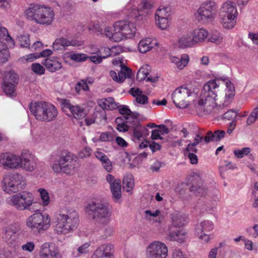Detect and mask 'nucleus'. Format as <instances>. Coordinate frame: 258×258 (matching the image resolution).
<instances>
[{"label":"nucleus","mask_w":258,"mask_h":258,"mask_svg":"<svg viewBox=\"0 0 258 258\" xmlns=\"http://www.w3.org/2000/svg\"><path fill=\"white\" fill-rule=\"evenodd\" d=\"M77 156L67 150L58 151L51 155V168L55 173L73 175L76 170Z\"/></svg>","instance_id":"obj_1"},{"label":"nucleus","mask_w":258,"mask_h":258,"mask_svg":"<svg viewBox=\"0 0 258 258\" xmlns=\"http://www.w3.org/2000/svg\"><path fill=\"white\" fill-rule=\"evenodd\" d=\"M219 85V79H214L210 80L204 86L197 107V111H203V113H199L200 115L211 113L213 107L217 104L215 102L217 96L216 89Z\"/></svg>","instance_id":"obj_2"},{"label":"nucleus","mask_w":258,"mask_h":258,"mask_svg":"<svg viewBox=\"0 0 258 258\" xmlns=\"http://www.w3.org/2000/svg\"><path fill=\"white\" fill-rule=\"evenodd\" d=\"M79 222V215L74 210L61 211L55 215V231L58 234H67L73 231Z\"/></svg>","instance_id":"obj_3"},{"label":"nucleus","mask_w":258,"mask_h":258,"mask_svg":"<svg viewBox=\"0 0 258 258\" xmlns=\"http://www.w3.org/2000/svg\"><path fill=\"white\" fill-rule=\"evenodd\" d=\"M25 13L27 19L40 25H49L54 19L53 9L42 5L31 4Z\"/></svg>","instance_id":"obj_4"},{"label":"nucleus","mask_w":258,"mask_h":258,"mask_svg":"<svg viewBox=\"0 0 258 258\" xmlns=\"http://www.w3.org/2000/svg\"><path fill=\"white\" fill-rule=\"evenodd\" d=\"M136 28L127 21L115 22L113 27H107L104 33L107 37L114 42H119L123 38H131L135 36Z\"/></svg>","instance_id":"obj_5"},{"label":"nucleus","mask_w":258,"mask_h":258,"mask_svg":"<svg viewBox=\"0 0 258 258\" xmlns=\"http://www.w3.org/2000/svg\"><path fill=\"white\" fill-rule=\"evenodd\" d=\"M29 109L35 118L39 121L50 122L54 120L58 114L56 107L43 101L31 102Z\"/></svg>","instance_id":"obj_6"},{"label":"nucleus","mask_w":258,"mask_h":258,"mask_svg":"<svg viewBox=\"0 0 258 258\" xmlns=\"http://www.w3.org/2000/svg\"><path fill=\"white\" fill-rule=\"evenodd\" d=\"M171 224L169 228L168 236L171 241H176L179 243L183 242L187 232L181 228L186 222V217L181 212L174 211L171 214Z\"/></svg>","instance_id":"obj_7"},{"label":"nucleus","mask_w":258,"mask_h":258,"mask_svg":"<svg viewBox=\"0 0 258 258\" xmlns=\"http://www.w3.org/2000/svg\"><path fill=\"white\" fill-rule=\"evenodd\" d=\"M86 212L92 220L99 223L108 222L111 214L108 205L99 201L89 202Z\"/></svg>","instance_id":"obj_8"},{"label":"nucleus","mask_w":258,"mask_h":258,"mask_svg":"<svg viewBox=\"0 0 258 258\" xmlns=\"http://www.w3.org/2000/svg\"><path fill=\"white\" fill-rule=\"evenodd\" d=\"M2 190L12 194L24 188L26 182L25 177L20 173L9 172L3 176L1 182Z\"/></svg>","instance_id":"obj_9"},{"label":"nucleus","mask_w":258,"mask_h":258,"mask_svg":"<svg viewBox=\"0 0 258 258\" xmlns=\"http://www.w3.org/2000/svg\"><path fill=\"white\" fill-rule=\"evenodd\" d=\"M51 220V217L48 214L37 212L27 219L26 225L31 230L41 233L50 227Z\"/></svg>","instance_id":"obj_10"},{"label":"nucleus","mask_w":258,"mask_h":258,"mask_svg":"<svg viewBox=\"0 0 258 258\" xmlns=\"http://www.w3.org/2000/svg\"><path fill=\"white\" fill-rule=\"evenodd\" d=\"M237 11L234 3L227 1L221 6L219 11L220 21L225 28L231 29L235 25Z\"/></svg>","instance_id":"obj_11"},{"label":"nucleus","mask_w":258,"mask_h":258,"mask_svg":"<svg viewBox=\"0 0 258 258\" xmlns=\"http://www.w3.org/2000/svg\"><path fill=\"white\" fill-rule=\"evenodd\" d=\"M33 194L27 191L16 194L9 197L7 202L20 210H31V207L35 203Z\"/></svg>","instance_id":"obj_12"},{"label":"nucleus","mask_w":258,"mask_h":258,"mask_svg":"<svg viewBox=\"0 0 258 258\" xmlns=\"http://www.w3.org/2000/svg\"><path fill=\"white\" fill-rule=\"evenodd\" d=\"M218 6L213 1H207L203 2L198 8L196 17L200 22L213 21L217 14Z\"/></svg>","instance_id":"obj_13"},{"label":"nucleus","mask_w":258,"mask_h":258,"mask_svg":"<svg viewBox=\"0 0 258 258\" xmlns=\"http://www.w3.org/2000/svg\"><path fill=\"white\" fill-rule=\"evenodd\" d=\"M193 90L181 86L176 88L172 94V101L177 108H185L188 105L187 98L193 93Z\"/></svg>","instance_id":"obj_14"},{"label":"nucleus","mask_w":258,"mask_h":258,"mask_svg":"<svg viewBox=\"0 0 258 258\" xmlns=\"http://www.w3.org/2000/svg\"><path fill=\"white\" fill-rule=\"evenodd\" d=\"M168 252V248L164 243L155 241L147 247L146 256L147 258H166Z\"/></svg>","instance_id":"obj_15"},{"label":"nucleus","mask_w":258,"mask_h":258,"mask_svg":"<svg viewBox=\"0 0 258 258\" xmlns=\"http://www.w3.org/2000/svg\"><path fill=\"white\" fill-rule=\"evenodd\" d=\"M20 155L6 152L0 155V166L6 170H18Z\"/></svg>","instance_id":"obj_16"},{"label":"nucleus","mask_w":258,"mask_h":258,"mask_svg":"<svg viewBox=\"0 0 258 258\" xmlns=\"http://www.w3.org/2000/svg\"><path fill=\"white\" fill-rule=\"evenodd\" d=\"M37 158L32 152L24 150L20 155L19 169L32 172L37 167Z\"/></svg>","instance_id":"obj_17"},{"label":"nucleus","mask_w":258,"mask_h":258,"mask_svg":"<svg viewBox=\"0 0 258 258\" xmlns=\"http://www.w3.org/2000/svg\"><path fill=\"white\" fill-rule=\"evenodd\" d=\"M18 82V75L14 72L10 71L6 74L2 88L7 96H14L16 95L15 90Z\"/></svg>","instance_id":"obj_18"},{"label":"nucleus","mask_w":258,"mask_h":258,"mask_svg":"<svg viewBox=\"0 0 258 258\" xmlns=\"http://www.w3.org/2000/svg\"><path fill=\"white\" fill-rule=\"evenodd\" d=\"M214 229V224L210 220H204L198 223L195 228V232L198 237L205 243L210 241V235L206 233L212 231Z\"/></svg>","instance_id":"obj_19"},{"label":"nucleus","mask_w":258,"mask_h":258,"mask_svg":"<svg viewBox=\"0 0 258 258\" xmlns=\"http://www.w3.org/2000/svg\"><path fill=\"white\" fill-rule=\"evenodd\" d=\"M169 133V129L164 124H159L158 125V128L152 130L151 132V138L153 141H159L156 143L153 142V145H160L169 142L167 135Z\"/></svg>","instance_id":"obj_20"},{"label":"nucleus","mask_w":258,"mask_h":258,"mask_svg":"<svg viewBox=\"0 0 258 258\" xmlns=\"http://www.w3.org/2000/svg\"><path fill=\"white\" fill-rule=\"evenodd\" d=\"M40 258H61L58 248L51 242H45L40 247Z\"/></svg>","instance_id":"obj_21"},{"label":"nucleus","mask_w":258,"mask_h":258,"mask_svg":"<svg viewBox=\"0 0 258 258\" xmlns=\"http://www.w3.org/2000/svg\"><path fill=\"white\" fill-rule=\"evenodd\" d=\"M17 230L14 225H10L5 228L3 239L14 251L19 247Z\"/></svg>","instance_id":"obj_22"},{"label":"nucleus","mask_w":258,"mask_h":258,"mask_svg":"<svg viewBox=\"0 0 258 258\" xmlns=\"http://www.w3.org/2000/svg\"><path fill=\"white\" fill-rule=\"evenodd\" d=\"M132 130V140L139 145H148L149 141L145 139L149 135V130L145 127L141 126V124L136 127L131 128Z\"/></svg>","instance_id":"obj_23"},{"label":"nucleus","mask_w":258,"mask_h":258,"mask_svg":"<svg viewBox=\"0 0 258 258\" xmlns=\"http://www.w3.org/2000/svg\"><path fill=\"white\" fill-rule=\"evenodd\" d=\"M61 108L63 111L69 109L73 116L77 119H80L84 118L86 115L85 109L79 105H73L71 104L70 100L63 99L61 102Z\"/></svg>","instance_id":"obj_24"},{"label":"nucleus","mask_w":258,"mask_h":258,"mask_svg":"<svg viewBox=\"0 0 258 258\" xmlns=\"http://www.w3.org/2000/svg\"><path fill=\"white\" fill-rule=\"evenodd\" d=\"M140 148H146V150L143 152L140 153L139 155L134 158V159L128 164L130 168L133 169L135 168H139L142 164V161L144 159L146 158L148 154H149L148 149L147 148L149 147V150L152 153H154L156 151L161 149V146H139Z\"/></svg>","instance_id":"obj_25"},{"label":"nucleus","mask_w":258,"mask_h":258,"mask_svg":"<svg viewBox=\"0 0 258 258\" xmlns=\"http://www.w3.org/2000/svg\"><path fill=\"white\" fill-rule=\"evenodd\" d=\"M107 181L110 184V188L114 201H118L121 198V181L119 179H115L111 174L106 177Z\"/></svg>","instance_id":"obj_26"},{"label":"nucleus","mask_w":258,"mask_h":258,"mask_svg":"<svg viewBox=\"0 0 258 258\" xmlns=\"http://www.w3.org/2000/svg\"><path fill=\"white\" fill-rule=\"evenodd\" d=\"M113 246L109 243L100 245L95 251L94 254L102 258H113Z\"/></svg>","instance_id":"obj_27"},{"label":"nucleus","mask_w":258,"mask_h":258,"mask_svg":"<svg viewBox=\"0 0 258 258\" xmlns=\"http://www.w3.org/2000/svg\"><path fill=\"white\" fill-rule=\"evenodd\" d=\"M95 53L97 55L88 56L91 61L95 64L100 63L103 58H106L111 55V49L108 47H103L98 50Z\"/></svg>","instance_id":"obj_28"},{"label":"nucleus","mask_w":258,"mask_h":258,"mask_svg":"<svg viewBox=\"0 0 258 258\" xmlns=\"http://www.w3.org/2000/svg\"><path fill=\"white\" fill-rule=\"evenodd\" d=\"M42 63L45 67L47 70L51 73L59 70L62 67L61 62L57 58H46L42 60Z\"/></svg>","instance_id":"obj_29"},{"label":"nucleus","mask_w":258,"mask_h":258,"mask_svg":"<svg viewBox=\"0 0 258 258\" xmlns=\"http://www.w3.org/2000/svg\"><path fill=\"white\" fill-rule=\"evenodd\" d=\"M225 134V132L222 130H216L214 132L208 131L204 138L205 143L219 142L224 137Z\"/></svg>","instance_id":"obj_30"},{"label":"nucleus","mask_w":258,"mask_h":258,"mask_svg":"<svg viewBox=\"0 0 258 258\" xmlns=\"http://www.w3.org/2000/svg\"><path fill=\"white\" fill-rule=\"evenodd\" d=\"M144 213L146 219L154 223L159 224L163 219V216L159 210H146Z\"/></svg>","instance_id":"obj_31"},{"label":"nucleus","mask_w":258,"mask_h":258,"mask_svg":"<svg viewBox=\"0 0 258 258\" xmlns=\"http://www.w3.org/2000/svg\"><path fill=\"white\" fill-rule=\"evenodd\" d=\"M156 40L147 38L141 40L138 44L139 51L142 53H145L150 50L154 46L157 45Z\"/></svg>","instance_id":"obj_32"},{"label":"nucleus","mask_w":258,"mask_h":258,"mask_svg":"<svg viewBox=\"0 0 258 258\" xmlns=\"http://www.w3.org/2000/svg\"><path fill=\"white\" fill-rule=\"evenodd\" d=\"M195 45L191 32H188L179 38L177 45L179 48L191 47Z\"/></svg>","instance_id":"obj_33"},{"label":"nucleus","mask_w":258,"mask_h":258,"mask_svg":"<svg viewBox=\"0 0 258 258\" xmlns=\"http://www.w3.org/2000/svg\"><path fill=\"white\" fill-rule=\"evenodd\" d=\"M218 79H219V81L221 80L224 83V84L226 85L225 102L227 104L229 103L231 101V99H232L235 95V87L233 84L226 79L218 78Z\"/></svg>","instance_id":"obj_34"},{"label":"nucleus","mask_w":258,"mask_h":258,"mask_svg":"<svg viewBox=\"0 0 258 258\" xmlns=\"http://www.w3.org/2000/svg\"><path fill=\"white\" fill-rule=\"evenodd\" d=\"M139 113L137 112H132L127 116H122L123 120L126 124L132 128L138 127L140 125V122L138 119Z\"/></svg>","instance_id":"obj_35"},{"label":"nucleus","mask_w":258,"mask_h":258,"mask_svg":"<svg viewBox=\"0 0 258 258\" xmlns=\"http://www.w3.org/2000/svg\"><path fill=\"white\" fill-rule=\"evenodd\" d=\"M191 33L195 44L203 41L208 36V31L203 28L193 30Z\"/></svg>","instance_id":"obj_36"},{"label":"nucleus","mask_w":258,"mask_h":258,"mask_svg":"<svg viewBox=\"0 0 258 258\" xmlns=\"http://www.w3.org/2000/svg\"><path fill=\"white\" fill-rule=\"evenodd\" d=\"M198 152V150L195 146H186L183 151L184 155L187 156L190 160V162L192 164H197L198 162V158L196 154Z\"/></svg>","instance_id":"obj_37"},{"label":"nucleus","mask_w":258,"mask_h":258,"mask_svg":"<svg viewBox=\"0 0 258 258\" xmlns=\"http://www.w3.org/2000/svg\"><path fill=\"white\" fill-rule=\"evenodd\" d=\"M132 77V70L128 67L121 65V71L118 73L117 76V82L121 83L125 78Z\"/></svg>","instance_id":"obj_38"},{"label":"nucleus","mask_w":258,"mask_h":258,"mask_svg":"<svg viewBox=\"0 0 258 258\" xmlns=\"http://www.w3.org/2000/svg\"><path fill=\"white\" fill-rule=\"evenodd\" d=\"M10 57V52L7 44L2 40L0 41V63H5Z\"/></svg>","instance_id":"obj_39"},{"label":"nucleus","mask_w":258,"mask_h":258,"mask_svg":"<svg viewBox=\"0 0 258 258\" xmlns=\"http://www.w3.org/2000/svg\"><path fill=\"white\" fill-rule=\"evenodd\" d=\"M123 187L127 192L131 191L134 186L133 176L131 174H126L123 179Z\"/></svg>","instance_id":"obj_40"},{"label":"nucleus","mask_w":258,"mask_h":258,"mask_svg":"<svg viewBox=\"0 0 258 258\" xmlns=\"http://www.w3.org/2000/svg\"><path fill=\"white\" fill-rule=\"evenodd\" d=\"M41 199V205L43 207L47 206L50 203L48 192L44 188H40L38 189Z\"/></svg>","instance_id":"obj_41"},{"label":"nucleus","mask_w":258,"mask_h":258,"mask_svg":"<svg viewBox=\"0 0 258 258\" xmlns=\"http://www.w3.org/2000/svg\"><path fill=\"white\" fill-rule=\"evenodd\" d=\"M150 72L149 66L147 65L143 66L138 71L136 79L139 81L145 80Z\"/></svg>","instance_id":"obj_42"},{"label":"nucleus","mask_w":258,"mask_h":258,"mask_svg":"<svg viewBox=\"0 0 258 258\" xmlns=\"http://www.w3.org/2000/svg\"><path fill=\"white\" fill-rule=\"evenodd\" d=\"M115 122L117 124L116 129L120 132H125L128 131L130 127L123 120V118L121 117H117L115 119Z\"/></svg>","instance_id":"obj_43"},{"label":"nucleus","mask_w":258,"mask_h":258,"mask_svg":"<svg viewBox=\"0 0 258 258\" xmlns=\"http://www.w3.org/2000/svg\"><path fill=\"white\" fill-rule=\"evenodd\" d=\"M69 57L76 62H84L88 58V56L82 53H72L69 55Z\"/></svg>","instance_id":"obj_44"},{"label":"nucleus","mask_w":258,"mask_h":258,"mask_svg":"<svg viewBox=\"0 0 258 258\" xmlns=\"http://www.w3.org/2000/svg\"><path fill=\"white\" fill-rule=\"evenodd\" d=\"M237 115V112L234 109H230L222 115L218 116V119H227L228 120H233Z\"/></svg>","instance_id":"obj_45"},{"label":"nucleus","mask_w":258,"mask_h":258,"mask_svg":"<svg viewBox=\"0 0 258 258\" xmlns=\"http://www.w3.org/2000/svg\"><path fill=\"white\" fill-rule=\"evenodd\" d=\"M115 135L110 132H103L101 134L99 140L101 142H107L112 143L113 142Z\"/></svg>","instance_id":"obj_46"},{"label":"nucleus","mask_w":258,"mask_h":258,"mask_svg":"<svg viewBox=\"0 0 258 258\" xmlns=\"http://www.w3.org/2000/svg\"><path fill=\"white\" fill-rule=\"evenodd\" d=\"M140 8H131V11L129 12L128 16L131 18H133L136 20H140L143 19V13H141V11H140Z\"/></svg>","instance_id":"obj_47"},{"label":"nucleus","mask_w":258,"mask_h":258,"mask_svg":"<svg viewBox=\"0 0 258 258\" xmlns=\"http://www.w3.org/2000/svg\"><path fill=\"white\" fill-rule=\"evenodd\" d=\"M258 118V106L253 109L250 115L248 116L246 124L248 125H250L253 123Z\"/></svg>","instance_id":"obj_48"},{"label":"nucleus","mask_w":258,"mask_h":258,"mask_svg":"<svg viewBox=\"0 0 258 258\" xmlns=\"http://www.w3.org/2000/svg\"><path fill=\"white\" fill-rule=\"evenodd\" d=\"M168 18H157L156 19V25L162 30H166L169 27Z\"/></svg>","instance_id":"obj_49"},{"label":"nucleus","mask_w":258,"mask_h":258,"mask_svg":"<svg viewBox=\"0 0 258 258\" xmlns=\"http://www.w3.org/2000/svg\"><path fill=\"white\" fill-rule=\"evenodd\" d=\"M89 88L88 87L87 82L85 80H81L78 82L75 86V90L78 94H79L81 90L89 91Z\"/></svg>","instance_id":"obj_50"},{"label":"nucleus","mask_w":258,"mask_h":258,"mask_svg":"<svg viewBox=\"0 0 258 258\" xmlns=\"http://www.w3.org/2000/svg\"><path fill=\"white\" fill-rule=\"evenodd\" d=\"M57 42H58L62 46L63 49L69 46H77L78 42L75 40H68L66 38L60 37L57 38Z\"/></svg>","instance_id":"obj_51"},{"label":"nucleus","mask_w":258,"mask_h":258,"mask_svg":"<svg viewBox=\"0 0 258 258\" xmlns=\"http://www.w3.org/2000/svg\"><path fill=\"white\" fill-rule=\"evenodd\" d=\"M222 38L220 33L218 31H215L211 33L208 38V41L216 44H219L222 41Z\"/></svg>","instance_id":"obj_52"},{"label":"nucleus","mask_w":258,"mask_h":258,"mask_svg":"<svg viewBox=\"0 0 258 258\" xmlns=\"http://www.w3.org/2000/svg\"><path fill=\"white\" fill-rule=\"evenodd\" d=\"M169 9L167 7L158 9L155 14V19H157V18H168L170 15L168 12Z\"/></svg>","instance_id":"obj_53"},{"label":"nucleus","mask_w":258,"mask_h":258,"mask_svg":"<svg viewBox=\"0 0 258 258\" xmlns=\"http://www.w3.org/2000/svg\"><path fill=\"white\" fill-rule=\"evenodd\" d=\"M35 247V245L33 241H27L21 246L22 250L23 251L31 253L33 251Z\"/></svg>","instance_id":"obj_54"},{"label":"nucleus","mask_w":258,"mask_h":258,"mask_svg":"<svg viewBox=\"0 0 258 258\" xmlns=\"http://www.w3.org/2000/svg\"><path fill=\"white\" fill-rule=\"evenodd\" d=\"M189 60V56L187 54H182L180 57L177 67L180 70L183 69L187 64Z\"/></svg>","instance_id":"obj_55"},{"label":"nucleus","mask_w":258,"mask_h":258,"mask_svg":"<svg viewBox=\"0 0 258 258\" xmlns=\"http://www.w3.org/2000/svg\"><path fill=\"white\" fill-rule=\"evenodd\" d=\"M90 246V243L89 242H85L83 244L79 246L77 249V251L78 252L79 255L86 254L89 252Z\"/></svg>","instance_id":"obj_56"},{"label":"nucleus","mask_w":258,"mask_h":258,"mask_svg":"<svg viewBox=\"0 0 258 258\" xmlns=\"http://www.w3.org/2000/svg\"><path fill=\"white\" fill-rule=\"evenodd\" d=\"M153 7V4L149 0H143L140 6V9L144 11L146 13Z\"/></svg>","instance_id":"obj_57"},{"label":"nucleus","mask_w":258,"mask_h":258,"mask_svg":"<svg viewBox=\"0 0 258 258\" xmlns=\"http://www.w3.org/2000/svg\"><path fill=\"white\" fill-rule=\"evenodd\" d=\"M31 69L34 72L38 75H43L45 73L44 67L38 63H33L31 66Z\"/></svg>","instance_id":"obj_58"},{"label":"nucleus","mask_w":258,"mask_h":258,"mask_svg":"<svg viewBox=\"0 0 258 258\" xmlns=\"http://www.w3.org/2000/svg\"><path fill=\"white\" fill-rule=\"evenodd\" d=\"M250 152V149L248 147L243 148L241 150H235L234 154L237 158H242L245 155H248Z\"/></svg>","instance_id":"obj_59"},{"label":"nucleus","mask_w":258,"mask_h":258,"mask_svg":"<svg viewBox=\"0 0 258 258\" xmlns=\"http://www.w3.org/2000/svg\"><path fill=\"white\" fill-rule=\"evenodd\" d=\"M19 41L21 46L23 47H28L30 45L29 37L27 35H22L19 37Z\"/></svg>","instance_id":"obj_60"},{"label":"nucleus","mask_w":258,"mask_h":258,"mask_svg":"<svg viewBox=\"0 0 258 258\" xmlns=\"http://www.w3.org/2000/svg\"><path fill=\"white\" fill-rule=\"evenodd\" d=\"M92 150L88 147H85L78 153L80 158L83 159L89 157L91 154Z\"/></svg>","instance_id":"obj_61"},{"label":"nucleus","mask_w":258,"mask_h":258,"mask_svg":"<svg viewBox=\"0 0 258 258\" xmlns=\"http://www.w3.org/2000/svg\"><path fill=\"white\" fill-rule=\"evenodd\" d=\"M191 190L195 191L197 195L201 196H204L207 193V189L201 186L197 187L196 186H192Z\"/></svg>","instance_id":"obj_62"},{"label":"nucleus","mask_w":258,"mask_h":258,"mask_svg":"<svg viewBox=\"0 0 258 258\" xmlns=\"http://www.w3.org/2000/svg\"><path fill=\"white\" fill-rule=\"evenodd\" d=\"M108 110H113L118 108L117 103H116L113 98L109 97L106 98Z\"/></svg>","instance_id":"obj_63"},{"label":"nucleus","mask_w":258,"mask_h":258,"mask_svg":"<svg viewBox=\"0 0 258 258\" xmlns=\"http://www.w3.org/2000/svg\"><path fill=\"white\" fill-rule=\"evenodd\" d=\"M172 258H187L179 248H175L172 252Z\"/></svg>","instance_id":"obj_64"}]
</instances>
